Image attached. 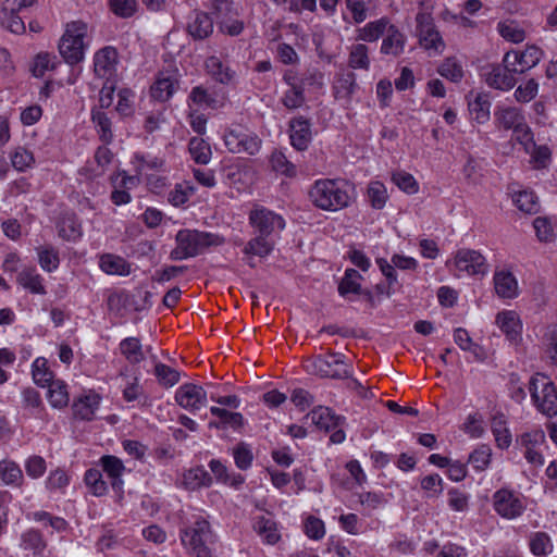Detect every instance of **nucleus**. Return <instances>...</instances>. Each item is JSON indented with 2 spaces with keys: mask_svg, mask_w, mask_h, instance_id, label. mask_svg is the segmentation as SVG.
Instances as JSON below:
<instances>
[{
  "mask_svg": "<svg viewBox=\"0 0 557 557\" xmlns=\"http://www.w3.org/2000/svg\"><path fill=\"white\" fill-rule=\"evenodd\" d=\"M57 227L59 236L65 240L75 242L82 236L81 226L74 216H63Z\"/></svg>",
  "mask_w": 557,
  "mask_h": 557,
  "instance_id": "nucleus-52",
  "label": "nucleus"
},
{
  "mask_svg": "<svg viewBox=\"0 0 557 557\" xmlns=\"http://www.w3.org/2000/svg\"><path fill=\"white\" fill-rule=\"evenodd\" d=\"M117 64V51L113 47H104L94 57L95 73L101 78L110 81L114 75Z\"/></svg>",
  "mask_w": 557,
  "mask_h": 557,
  "instance_id": "nucleus-16",
  "label": "nucleus"
},
{
  "mask_svg": "<svg viewBox=\"0 0 557 557\" xmlns=\"http://www.w3.org/2000/svg\"><path fill=\"white\" fill-rule=\"evenodd\" d=\"M100 465L103 471L112 479L113 488L119 487L122 484L121 476L125 470V467L121 459L112 455L102 456Z\"/></svg>",
  "mask_w": 557,
  "mask_h": 557,
  "instance_id": "nucleus-36",
  "label": "nucleus"
},
{
  "mask_svg": "<svg viewBox=\"0 0 557 557\" xmlns=\"http://www.w3.org/2000/svg\"><path fill=\"white\" fill-rule=\"evenodd\" d=\"M348 65L354 70H369V49L363 44L354 45L349 52Z\"/></svg>",
  "mask_w": 557,
  "mask_h": 557,
  "instance_id": "nucleus-47",
  "label": "nucleus"
},
{
  "mask_svg": "<svg viewBox=\"0 0 557 557\" xmlns=\"http://www.w3.org/2000/svg\"><path fill=\"white\" fill-rule=\"evenodd\" d=\"M223 141L230 152L246 153L248 156H256L262 145L261 138L255 132L240 125L225 129Z\"/></svg>",
  "mask_w": 557,
  "mask_h": 557,
  "instance_id": "nucleus-8",
  "label": "nucleus"
},
{
  "mask_svg": "<svg viewBox=\"0 0 557 557\" xmlns=\"http://www.w3.org/2000/svg\"><path fill=\"white\" fill-rule=\"evenodd\" d=\"M513 202L519 210L525 213H535L539 209L537 198L533 191L522 190L513 196Z\"/></svg>",
  "mask_w": 557,
  "mask_h": 557,
  "instance_id": "nucleus-59",
  "label": "nucleus"
},
{
  "mask_svg": "<svg viewBox=\"0 0 557 557\" xmlns=\"http://www.w3.org/2000/svg\"><path fill=\"white\" fill-rule=\"evenodd\" d=\"M101 397L94 391H89L75 398L72 404L73 416L83 421H91L100 406Z\"/></svg>",
  "mask_w": 557,
  "mask_h": 557,
  "instance_id": "nucleus-15",
  "label": "nucleus"
},
{
  "mask_svg": "<svg viewBox=\"0 0 557 557\" xmlns=\"http://www.w3.org/2000/svg\"><path fill=\"white\" fill-rule=\"evenodd\" d=\"M544 52L541 48L532 45L527 46L521 52L510 51L504 55L503 62L509 64L513 73L522 74L536 66L542 60Z\"/></svg>",
  "mask_w": 557,
  "mask_h": 557,
  "instance_id": "nucleus-11",
  "label": "nucleus"
},
{
  "mask_svg": "<svg viewBox=\"0 0 557 557\" xmlns=\"http://www.w3.org/2000/svg\"><path fill=\"white\" fill-rule=\"evenodd\" d=\"M389 26L387 17L367 23L363 27L357 29V39L368 42L376 41Z\"/></svg>",
  "mask_w": 557,
  "mask_h": 557,
  "instance_id": "nucleus-31",
  "label": "nucleus"
},
{
  "mask_svg": "<svg viewBox=\"0 0 557 557\" xmlns=\"http://www.w3.org/2000/svg\"><path fill=\"white\" fill-rule=\"evenodd\" d=\"M274 240L263 235H258L244 246L243 252L246 256V263L250 268H255L256 264L252 261V257L265 258L274 249Z\"/></svg>",
  "mask_w": 557,
  "mask_h": 557,
  "instance_id": "nucleus-19",
  "label": "nucleus"
},
{
  "mask_svg": "<svg viewBox=\"0 0 557 557\" xmlns=\"http://www.w3.org/2000/svg\"><path fill=\"white\" fill-rule=\"evenodd\" d=\"M69 484L70 476L63 469H55L51 471L46 480V487L50 492H63Z\"/></svg>",
  "mask_w": 557,
  "mask_h": 557,
  "instance_id": "nucleus-62",
  "label": "nucleus"
},
{
  "mask_svg": "<svg viewBox=\"0 0 557 557\" xmlns=\"http://www.w3.org/2000/svg\"><path fill=\"white\" fill-rule=\"evenodd\" d=\"M22 401L24 408L29 410L32 416L39 419H42L45 417L46 409L38 391H36L33 387L24 388L22 391Z\"/></svg>",
  "mask_w": 557,
  "mask_h": 557,
  "instance_id": "nucleus-35",
  "label": "nucleus"
},
{
  "mask_svg": "<svg viewBox=\"0 0 557 557\" xmlns=\"http://www.w3.org/2000/svg\"><path fill=\"white\" fill-rule=\"evenodd\" d=\"M58 60L55 55H52L47 52L38 53L34 60V64L32 67L33 74L36 77H42L46 72L54 70L58 64Z\"/></svg>",
  "mask_w": 557,
  "mask_h": 557,
  "instance_id": "nucleus-58",
  "label": "nucleus"
},
{
  "mask_svg": "<svg viewBox=\"0 0 557 557\" xmlns=\"http://www.w3.org/2000/svg\"><path fill=\"white\" fill-rule=\"evenodd\" d=\"M38 262L46 272H53L59 268V251L52 246H44L37 248Z\"/></svg>",
  "mask_w": 557,
  "mask_h": 557,
  "instance_id": "nucleus-49",
  "label": "nucleus"
},
{
  "mask_svg": "<svg viewBox=\"0 0 557 557\" xmlns=\"http://www.w3.org/2000/svg\"><path fill=\"white\" fill-rule=\"evenodd\" d=\"M309 196L317 208L325 211L347 208L351 201L348 184L338 180L315 181Z\"/></svg>",
  "mask_w": 557,
  "mask_h": 557,
  "instance_id": "nucleus-1",
  "label": "nucleus"
},
{
  "mask_svg": "<svg viewBox=\"0 0 557 557\" xmlns=\"http://www.w3.org/2000/svg\"><path fill=\"white\" fill-rule=\"evenodd\" d=\"M188 98L194 104L203 109H218L221 106L220 101L202 86L194 87Z\"/></svg>",
  "mask_w": 557,
  "mask_h": 557,
  "instance_id": "nucleus-51",
  "label": "nucleus"
},
{
  "mask_svg": "<svg viewBox=\"0 0 557 557\" xmlns=\"http://www.w3.org/2000/svg\"><path fill=\"white\" fill-rule=\"evenodd\" d=\"M87 34V25L83 22H72L59 42V52L69 64H76L84 58V38Z\"/></svg>",
  "mask_w": 557,
  "mask_h": 557,
  "instance_id": "nucleus-6",
  "label": "nucleus"
},
{
  "mask_svg": "<svg viewBox=\"0 0 557 557\" xmlns=\"http://www.w3.org/2000/svg\"><path fill=\"white\" fill-rule=\"evenodd\" d=\"M290 144L299 150H306L311 141V124L304 116L294 117L289 122Z\"/></svg>",
  "mask_w": 557,
  "mask_h": 557,
  "instance_id": "nucleus-17",
  "label": "nucleus"
},
{
  "mask_svg": "<svg viewBox=\"0 0 557 557\" xmlns=\"http://www.w3.org/2000/svg\"><path fill=\"white\" fill-rule=\"evenodd\" d=\"M360 273L355 269H347L345 275L338 285V293L341 296L346 297L348 294H360L361 286Z\"/></svg>",
  "mask_w": 557,
  "mask_h": 557,
  "instance_id": "nucleus-50",
  "label": "nucleus"
},
{
  "mask_svg": "<svg viewBox=\"0 0 557 557\" xmlns=\"http://www.w3.org/2000/svg\"><path fill=\"white\" fill-rule=\"evenodd\" d=\"M120 351L131 364H137L145 359L143 345L137 337H126L121 341Z\"/></svg>",
  "mask_w": 557,
  "mask_h": 557,
  "instance_id": "nucleus-33",
  "label": "nucleus"
},
{
  "mask_svg": "<svg viewBox=\"0 0 557 557\" xmlns=\"http://www.w3.org/2000/svg\"><path fill=\"white\" fill-rule=\"evenodd\" d=\"M530 550L535 556L545 557L553 550V543L545 532H534L530 535Z\"/></svg>",
  "mask_w": 557,
  "mask_h": 557,
  "instance_id": "nucleus-48",
  "label": "nucleus"
},
{
  "mask_svg": "<svg viewBox=\"0 0 557 557\" xmlns=\"http://www.w3.org/2000/svg\"><path fill=\"white\" fill-rule=\"evenodd\" d=\"M529 392L536 410L547 418L557 416V385L543 374L529 381Z\"/></svg>",
  "mask_w": 557,
  "mask_h": 557,
  "instance_id": "nucleus-3",
  "label": "nucleus"
},
{
  "mask_svg": "<svg viewBox=\"0 0 557 557\" xmlns=\"http://www.w3.org/2000/svg\"><path fill=\"white\" fill-rule=\"evenodd\" d=\"M210 412L220 419V424L223 428H231L236 431L244 425V417L240 412H231L220 407H211Z\"/></svg>",
  "mask_w": 557,
  "mask_h": 557,
  "instance_id": "nucleus-45",
  "label": "nucleus"
},
{
  "mask_svg": "<svg viewBox=\"0 0 557 557\" xmlns=\"http://www.w3.org/2000/svg\"><path fill=\"white\" fill-rule=\"evenodd\" d=\"M84 482L95 496H102L107 493V483L102 479L100 470L91 468L85 472Z\"/></svg>",
  "mask_w": 557,
  "mask_h": 557,
  "instance_id": "nucleus-54",
  "label": "nucleus"
},
{
  "mask_svg": "<svg viewBox=\"0 0 557 557\" xmlns=\"http://www.w3.org/2000/svg\"><path fill=\"white\" fill-rule=\"evenodd\" d=\"M494 286L496 294L502 298L512 299L518 296V282L509 271H497L494 274Z\"/></svg>",
  "mask_w": 557,
  "mask_h": 557,
  "instance_id": "nucleus-25",
  "label": "nucleus"
},
{
  "mask_svg": "<svg viewBox=\"0 0 557 557\" xmlns=\"http://www.w3.org/2000/svg\"><path fill=\"white\" fill-rule=\"evenodd\" d=\"M21 547L32 550L35 556H41L47 548V542L40 531L29 529L21 536Z\"/></svg>",
  "mask_w": 557,
  "mask_h": 557,
  "instance_id": "nucleus-34",
  "label": "nucleus"
},
{
  "mask_svg": "<svg viewBox=\"0 0 557 557\" xmlns=\"http://www.w3.org/2000/svg\"><path fill=\"white\" fill-rule=\"evenodd\" d=\"M176 247L171 251L172 260H185L202 253L211 246L224 243L218 234L200 232L197 230H181L175 236Z\"/></svg>",
  "mask_w": 557,
  "mask_h": 557,
  "instance_id": "nucleus-2",
  "label": "nucleus"
},
{
  "mask_svg": "<svg viewBox=\"0 0 557 557\" xmlns=\"http://www.w3.org/2000/svg\"><path fill=\"white\" fill-rule=\"evenodd\" d=\"M256 532L262 537L263 542L274 545L281 539L276 523L268 518L260 517L255 523Z\"/></svg>",
  "mask_w": 557,
  "mask_h": 557,
  "instance_id": "nucleus-41",
  "label": "nucleus"
},
{
  "mask_svg": "<svg viewBox=\"0 0 557 557\" xmlns=\"http://www.w3.org/2000/svg\"><path fill=\"white\" fill-rule=\"evenodd\" d=\"M270 162H271L272 169L275 172L281 173L287 177H293L297 173L295 164L292 163L287 159L285 153L281 150L273 151V153L271 154Z\"/></svg>",
  "mask_w": 557,
  "mask_h": 557,
  "instance_id": "nucleus-56",
  "label": "nucleus"
},
{
  "mask_svg": "<svg viewBox=\"0 0 557 557\" xmlns=\"http://www.w3.org/2000/svg\"><path fill=\"white\" fill-rule=\"evenodd\" d=\"M368 199L374 209H382L387 200V191L381 182H372L368 187Z\"/></svg>",
  "mask_w": 557,
  "mask_h": 557,
  "instance_id": "nucleus-60",
  "label": "nucleus"
},
{
  "mask_svg": "<svg viewBox=\"0 0 557 557\" xmlns=\"http://www.w3.org/2000/svg\"><path fill=\"white\" fill-rule=\"evenodd\" d=\"M17 283L32 294L46 295L44 277L37 272L36 268H24L16 277Z\"/></svg>",
  "mask_w": 557,
  "mask_h": 557,
  "instance_id": "nucleus-27",
  "label": "nucleus"
},
{
  "mask_svg": "<svg viewBox=\"0 0 557 557\" xmlns=\"http://www.w3.org/2000/svg\"><path fill=\"white\" fill-rule=\"evenodd\" d=\"M416 36L430 54L437 55L445 50V41L435 26L431 10L420 11L416 15Z\"/></svg>",
  "mask_w": 557,
  "mask_h": 557,
  "instance_id": "nucleus-7",
  "label": "nucleus"
},
{
  "mask_svg": "<svg viewBox=\"0 0 557 557\" xmlns=\"http://www.w3.org/2000/svg\"><path fill=\"white\" fill-rule=\"evenodd\" d=\"M495 124L499 129H513L525 121L521 109L516 107H497L494 112Z\"/></svg>",
  "mask_w": 557,
  "mask_h": 557,
  "instance_id": "nucleus-21",
  "label": "nucleus"
},
{
  "mask_svg": "<svg viewBox=\"0 0 557 557\" xmlns=\"http://www.w3.org/2000/svg\"><path fill=\"white\" fill-rule=\"evenodd\" d=\"M492 433L498 448L506 449L511 444V433L507 428V420L503 413H496L491 422Z\"/></svg>",
  "mask_w": 557,
  "mask_h": 557,
  "instance_id": "nucleus-32",
  "label": "nucleus"
},
{
  "mask_svg": "<svg viewBox=\"0 0 557 557\" xmlns=\"http://www.w3.org/2000/svg\"><path fill=\"white\" fill-rule=\"evenodd\" d=\"M32 375L35 384L40 387H47L55 381L53 372L48 368V361L42 357L34 360L32 364Z\"/></svg>",
  "mask_w": 557,
  "mask_h": 557,
  "instance_id": "nucleus-43",
  "label": "nucleus"
},
{
  "mask_svg": "<svg viewBox=\"0 0 557 557\" xmlns=\"http://www.w3.org/2000/svg\"><path fill=\"white\" fill-rule=\"evenodd\" d=\"M176 404L189 412H196L207 406V392L194 383L181 385L174 395Z\"/></svg>",
  "mask_w": 557,
  "mask_h": 557,
  "instance_id": "nucleus-12",
  "label": "nucleus"
},
{
  "mask_svg": "<svg viewBox=\"0 0 557 557\" xmlns=\"http://www.w3.org/2000/svg\"><path fill=\"white\" fill-rule=\"evenodd\" d=\"M191 159L198 164H208L212 157L210 145L200 137H191L188 143Z\"/></svg>",
  "mask_w": 557,
  "mask_h": 557,
  "instance_id": "nucleus-39",
  "label": "nucleus"
},
{
  "mask_svg": "<svg viewBox=\"0 0 557 557\" xmlns=\"http://www.w3.org/2000/svg\"><path fill=\"white\" fill-rule=\"evenodd\" d=\"M406 36L395 25L389 24L380 51L382 54L398 57L404 52Z\"/></svg>",
  "mask_w": 557,
  "mask_h": 557,
  "instance_id": "nucleus-22",
  "label": "nucleus"
},
{
  "mask_svg": "<svg viewBox=\"0 0 557 557\" xmlns=\"http://www.w3.org/2000/svg\"><path fill=\"white\" fill-rule=\"evenodd\" d=\"M357 88L356 75L352 72L341 74L333 86L337 99L349 100Z\"/></svg>",
  "mask_w": 557,
  "mask_h": 557,
  "instance_id": "nucleus-38",
  "label": "nucleus"
},
{
  "mask_svg": "<svg viewBox=\"0 0 557 557\" xmlns=\"http://www.w3.org/2000/svg\"><path fill=\"white\" fill-rule=\"evenodd\" d=\"M47 398L49 404L55 409L65 408L70 401L69 386L62 380H55L48 386Z\"/></svg>",
  "mask_w": 557,
  "mask_h": 557,
  "instance_id": "nucleus-30",
  "label": "nucleus"
},
{
  "mask_svg": "<svg viewBox=\"0 0 557 557\" xmlns=\"http://www.w3.org/2000/svg\"><path fill=\"white\" fill-rule=\"evenodd\" d=\"M0 479L4 485L21 487L24 475L17 462L11 459L0 460Z\"/></svg>",
  "mask_w": 557,
  "mask_h": 557,
  "instance_id": "nucleus-29",
  "label": "nucleus"
},
{
  "mask_svg": "<svg viewBox=\"0 0 557 557\" xmlns=\"http://www.w3.org/2000/svg\"><path fill=\"white\" fill-rule=\"evenodd\" d=\"M153 374L159 384L166 388L174 386L181 379V374L177 370L162 362L156 363Z\"/></svg>",
  "mask_w": 557,
  "mask_h": 557,
  "instance_id": "nucleus-53",
  "label": "nucleus"
},
{
  "mask_svg": "<svg viewBox=\"0 0 557 557\" xmlns=\"http://www.w3.org/2000/svg\"><path fill=\"white\" fill-rule=\"evenodd\" d=\"M446 267L458 277L485 275L488 271L485 257L480 251L470 248L458 249L453 258L446 261Z\"/></svg>",
  "mask_w": 557,
  "mask_h": 557,
  "instance_id": "nucleus-5",
  "label": "nucleus"
},
{
  "mask_svg": "<svg viewBox=\"0 0 557 557\" xmlns=\"http://www.w3.org/2000/svg\"><path fill=\"white\" fill-rule=\"evenodd\" d=\"M187 30L196 39L207 38L213 32V20L208 13L194 12L189 17Z\"/></svg>",
  "mask_w": 557,
  "mask_h": 557,
  "instance_id": "nucleus-26",
  "label": "nucleus"
},
{
  "mask_svg": "<svg viewBox=\"0 0 557 557\" xmlns=\"http://www.w3.org/2000/svg\"><path fill=\"white\" fill-rule=\"evenodd\" d=\"M311 422L320 430L331 432L344 422V418L333 413L329 407L318 406L313 408L307 416Z\"/></svg>",
  "mask_w": 557,
  "mask_h": 557,
  "instance_id": "nucleus-20",
  "label": "nucleus"
},
{
  "mask_svg": "<svg viewBox=\"0 0 557 557\" xmlns=\"http://www.w3.org/2000/svg\"><path fill=\"white\" fill-rule=\"evenodd\" d=\"M493 507L505 519H516L525 510L523 496L509 488H500L493 494Z\"/></svg>",
  "mask_w": 557,
  "mask_h": 557,
  "instance_id": "nucleus-10",
  "label": "nucleus"
},
{
  "mask_svg": "<svg viewBox=\"0 0 557 557\" xmlns=\"http://www.w3.org/2000/svg\"><path fill=\"white\" fill-rule=\"evenodd\" d=\"M91 119L96 125L99 139L104 145L111 144L114 136L112 132V123L107 113L101 110H94L91 113Z\"/></svg>",
  "mask_w": 557,
  "mask_h": 557,
  "instance_id": "nucleus-40",
  "label": "nucleus"
},
{
  "mask_svg": "<svg viewBox=\"0 0 557 557\" xmlns=\"http://www.w3.org/2000/svg\"><path fill=\"white\" fill-rule=\"evenodd\" d=\"M306 371L330 379H347L351 375V367L345 362V356L339 352H330L308 359L305 362Z\"/></svg>",
  "mask_w": 557,
  "mask_h": 557,
  "instance_id": "nucleus-4",
  "label": "nucleus"
},
{
  "mask_svg": "<svg viewBox=\"0 0 557 557\" xmlns=\"http://www.w3.org/2000/svg\"><path fill=\"white\" fill-rule=\"evenodd\" d=\"M184 484L189 490H197L202 486H209L211 484V475L202 467L191 468L184 473Z\"/></svg>",
  "mask_w": 557,
  "mask_h": 557,
  "instance_id": "nucleus-42",
  "label": "nucleus"
},
{
  "mask_svg": "<svg viewBox=\"0 0 557 557\" xmlns=\"http://www.w3.org/2000/svg\"><path fill=\"white\" fill-rule=\"evenodd\" d=\"M497 32L507 41L519 44L525 38L524 30L515 21H503L497 24Z\"/></svg>",
  "mask_w": 557,
  "mask_h": 557,
  "instance_id": "nucleus-46",
  "label": "nucleus"
},
{
  "mask_svg": "<svg viewBox=\"0 0 557 557\" xmlns=\"http://www.w3.org/2000/svg\"><path fill=\"white\" fill-rule=\"evenodd\" d=\"M249 224L259 233V235L272 238L285 228L284 218L263 207L255 206L249 213Z\"/></svg>",
  "mask_w": 557,
  "mask_h": 557,
  "instance_id": "nucleus-9",
  "label": "nucleus"
},
{
  "mask_svg": "<svg viewBox=\"0 0 557 557\" xmlns=\"http://www.w3.org/2000/svg\"><path fill=\"white\" fill-rule=\"evenodd\" d=\"M100 269L109 275L127 276L132 267L123 257L114 253H103L99 258Z\"/></svg>",
  "mask_w": 557,
  "mask_h": 557,
  "instance_id": "nucleus-23",
  "label": "nucleus"
},
{
  "mask_svg": "<svg viewBox=\"0 0 557 557\" xmlns=\"http://www.w3.org/2000/svg\"><path fill=\"white\" fill-rule=\"evenodd\" d=\"M496 323L507 339L517 344L521 339L522 323L519 314L512 310H505L497 314Z\"/></svg>",
  "mask_w": 557,
  "mask_h": 557,
  "instance_id": "nucleus-18",
  "label": "nucleus"
},
{
  "mask_svg": "<svg viewBox=\"0 0 557 557\" xmlns=\"http://www.w3.org/2000/svg\"><path fill=\"white\" fill-rule=\"evenodd\" d=\"M530 162L535 170H542L548 166L552 160V151L546 145L537 146L535 143L530 147Z\"/></svg>",
  "mask_w": 557,
  "mask_h": 557,
  "instance_id": "nucleus-55",
  "label": "nucleus"
},
{
  "mask_svg": "<svg viewBox=\"0 0 557 557\" xmlns=\"http://www.w3.org/2000/svg\"><path fill=\"white\" fill-rule=\"evenodd\" d=\"M206 71L215 82L227 85L233 82L235 72L219 57H209L205 62Z\"/></svg>",
  "mask_w": 557,
  "mask_h": 557,
  "instance_id": "nucleus-24",
  "label": "nucleus"
},
{
  "mask_svg": "<svg viewBox=\"0 0 557 557\" xmlns=\"http://www.w3.org/2000/svg\"><path fill=\"white\" fill-rule=\"evenodd\" d=\"M491 100L487 94H478L468 102V109L473 121L479 124L486 123L491 117Z\"/></svg>",
  "mask_w": 557,
  "mask_h": 557,
  "instance_id": "nucleus-28",
  "label": "nucleus"
},
{
  "mask_svg": "<svg viewBox=\"0 0 557 557\" xmlns=\"http://www.w3.org/2000/svg\"><path fill=\"white\" fill-rule=\"evenodd\" d=\"M178 88L176 71L159 72L154 83L150 87V95L154 100L165 102L172 98Z\"/></svg>",
  "mask_w": 557,
  "mask_h": 557,
  "instance_id": "nucleus-13",
  "label": "nucleus"
},
{
  "mask_svg": "<svg viewBox=\"0 0 557 557\" xmlns=\"http://www.w3.org/2000/svg\"><path fill=\"white\" fill-rule=\"evenodd\" d=\"M11 162L17 171H25L34 164L35 158L32 151L17 147L11 154Z\"/></svg>",
  "mask_w": 557,
  "mask_h": 557,
  "instance_id": "nucleus-61",
  "label": "nucleus"
},
{
  "mask_svg": "<svg viewBox=\"0 0 557 557\" xmlns=\"http://www.w3.org/2000/svg\"><path fill=\"white\" fill-rule=\"evenodd\" d=\"M196 193L195 186L187 181L177 183L168 194V201L174 207H181L187 203Z\"/></svg>",
  "mask_w": 557,
  "mask_h": 557,
  "instance_id": "nucleus-37",
  "label": "nucleus"
},
{
  "mask_svg": "<svg viewBox=\"0 0 557 557\" xmlns=\"http://www.w3.org/2000/svg\"><path fill=\"white\" fill-rule=\"evenodd\" d=\"M437 73L453 83H459L463 77V67L455 57H449L438 65Z\"/></svg>",
  "mask_w": 557,
  "mask_h": 557,
  "instance_id": "nucleus-44",
  "label": "nucleus"
},
{
  "mask_svg": "<svg viewBox=\"0 0 557 557\" xmlns=\"http://www.w3.org/2000/svg\"><path fill=\"white\" fill-rule=\"evenodd\" d=\"M537 92L539 83L534 78H530L525 84L518 86L513 96L518 102L527 103L534 99Z\"/></svg>",
  "mask_w": 557,
  "mask_h": 557,
  "instance_id": "nucleus-63",
  "label": "nucleus"
},
{
  "mask_svg": "<svg viewBox=\"0 0 557 557\" xmlns=\"http://www.w3.org/2000/svg\"><path fill=\"white\" fill-rule=\"evenodd\" d=\"M233 457L236 466L240 470H247L253 460L252 451L245 443H239L236 447H234Z\"/></svg>",
  "mask_w": 557,
  "mask_h": 557,
  "instance_id": "nucleus-64",
  "label": "nucleus"
},
{
  "mask_svg": "<svg viewBox=\"0 0 557 557\" xmlns=\"http://www.w3.org/2000/svg\"><path fill=\"white\" fill-rule=\"evenodd\" d=\"M491 457L492 449L487 445H480L470 454L468 462L475 471L482 472L490 466Z\"/></svg>",
  "mask_w": 557,
  "mask_h": 557,
  "instance_id": "nucleus-57",
  "label": "nucleus"
},
{
  "mask_svg": "<svg viewBox=\"0 0 557 557\" xmlns=\"http://www.w3.org/2000/svg\"><path fill=\"white\" fill-rule=\"evenodd\" d=\"M512 66L503 62V64L492 65L484 73L486 84L495 89L509 90L516 85V77Z\"/></svg>",
  "mask_w": 557,
  "mask_h": 557,
  "instance_id": "nucleus-14",
  "label": "nucleus"
}]
</instances>
